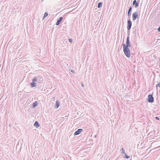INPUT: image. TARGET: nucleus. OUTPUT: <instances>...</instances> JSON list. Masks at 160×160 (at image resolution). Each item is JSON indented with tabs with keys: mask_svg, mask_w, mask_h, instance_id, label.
Listing matches in <instances>:
<instances>
[{
	"mask_svg": "<svg viewBox=\"0 0 160 160\" xmlns=\"http://www.w3.org/2000/svg\"><path fill=\"white\" fill-rule=\"evenodd\" d=\"M123 51L124 53L128 58L130 57V51L129 47L123 46Z\"/></svg>",
	"mask_w": 160,
	"mask_h": 160,
	"instance_id": "1",
	"label": "nucleus"
},
{
	"mask_svg": "<svg viewBox=\"0 0 160 160\" xmlns=\"http://www.w3.org/2000/svg\"><path fill=\"white\" fill-rule=\"evenodd\" d=\"M126 43V45L123 43L122 44L123 46L124 47H124H131V44L129 41V36L127 37Z\"/></svg>",
	"mask_w": 160,
	"mask_h": 160,
	"instance_id": "2",
	"label": "nucleus"
},
{
	"mask_svg": "<svg viewBox=\"0 0 160 160\" xmlns=\"http://www.w3.org/2000/svg\"><path fill=\"white\" fill-rule=\"evenodd\" d=\"M147 101L149 102L152 103L153 102L154 98L152 95L150 94L148 95Z\"/></svg>",
	"mask_w": 160,
	"mask_h": 160,
	"instance_id": "3",
	"label": "nucleus"
},
{
	"mask_svg": "<svg viewBox=\"0 0 160 160\" xmlns=\"http://www.w3.org/2000/svg\"><path fill=\"white\" fill-rule=\"evenodd\" d=\"M127 24V29L128 30H129L130 29L132 25V23L130 19H129L128 20Z\"/></svg>",
	"mask_w": 160,
	"mask_h": 160,
	"instance_id": "4",
	"label": "nucleus"
},
{
	"mask_svg": "<svg viewBox=\"0 0 160 160\" xmlns=\"http://www.w3.org/2000/svg\"><path fill=\"white\" fill-rule=\"evenodd\" d=\"M138 17V13L137 12H136L132 14V18L133 20H135Z\"/></svg>",
	"mask_w": 160,
	"mask_h": 160,
	"instance_id": "5",
	"label": "nucleus"
},
{
	"mask_svg": "<svg viewBox=\"0 0 160 160\" xmlns=\"http://www.w3.org/2000/svg\"><path fill=\"white\" fill-rule=\"evenodd\" d=\"M83 130L82 129H78V130L75 132L74 133V135H79L82 131Z\"/></svg>",
	"mask_w": 160,
	"mask_h": 160,
	"instance_id": "6",
	"label": "nucleus"
},
{
	"mask_svg": "<svg viewBox=\"0 0 160 160\" xmlns=\"http://www.w3.org/2000/svg\"><path fill=\"white\" fill-rule=\"evenodd\" d=\"M62 19L63 18L62 17H60L59 19L58 20L57 22H56V24L57 25H58L60 23Z\"/></svg>",
	"mask_w": 160,
	"mask_h": 160,
	"instance_id": "7",
	"label": "nucleus"
},
{
	"mask_svg": "<svg viewBox=\"0 0 160 160\" xmlns=\"http://www.w3.org/2000/svg\"><path fill=\"white\" fill-rule=\"evenodd\" d=\"M132 4L133 6H135L136 8H137L138 6L139 3V2H137L136 0H134Z\"/></svg>",
	"mask_w": 160,
	"mask_h": 160,
	"instance_id": "8",
	"label": "nucleus"
},
{
	"mask_svg": "<svg viewBox=\"0 0 160 160\" xmlns=\"http://www.w3.org/2000/svg\"><path fill=\"white\" fill-rule=\"evenodd\" d=\"M37 78V81L38 82H41L43 80L42 78L40 76H38Z\"/></svg>",
	"mask_w": 160,
	"mask_h": 160,
	"instance_id": "9",
	"label": "nucleus"
},
{
	"mask_svg": "<svg viewBox=\"0 0 160 160\" xmlns=\"http://www.w3.org/2000/svg\"><path fill=\"white\" fill-rule=\"evenodd\" d=\"M34 125L37 128H38L40 126L39 123L37 121L35 122L34 124Z\"/></svg>",
	"mask_w": 160,
	"mask_h": 160,
	"instance_id": "10",
	"label": "nucleus"
},
{
	"mask_svg": "<svg viewBox=\"0 0 160 160\" xmlns=\"http://www.w3.org/2000/svg\"><path fill=\"white\" fill-rule=\"evenodd\" d=\"M30 84L32 88L35 87L36 86V83L33 82L31 83Z\"/></svg>",
	"mask_w": 160,
	"mask_h": 160,
	"instance_id": "11",
	"label": "nucleus"
},
{
	"mask_svg": "<svg viewBox=\"0 0 160 160\" xmlns=\"http://www.w3.org/2000/svg\"><path fill=\"white\" fill-rule=\"evenodd\" d=\"M38 104V102L35 101V102L33 103L32 105V107L33 108H35Z\"/></svg>",
	"mask_w": 160,
	"mask_h": 160,
	"instance_id": "12",
	"label": "nucleus"
},
{
	"mask_svg": "<svg viewBox=\"0 0 160 160\" xmlns=\"http://www.w3.org/2000/svg\"><path fill=\"white\" fill-rule=\"evenodd\" d=\"M55 105L57 108H58L59 106L60 102H59L58 100L56 101Z\"/></svg>",
	"mask_w": 160,
	"mask_h": 160,
	"instance_id": "13",
	"label": "nucleus"
},
{
	"mask_svg": "<svg viewBox=\"0 0 160 160\" xmlns=\"http://www.w3.org/2000/svg\"><path fill=\"white\" fill-rule=\"evenodd\" d=\"M132 10V8L131 7H130L129 8L128 12V16H130V13L131 12Z\"/></svg>",
	"mask_w": 160,
	"mask_h": 160,
	"instance_id": "14",
	"label": "nucleus"
},
{
	"mask_svg": "<svg viewBox=\"0 0 160 160\" xmlns=\"http://www.w3.org/2000/svg\"><path fill=\"white\" fill-rule=\"evenodd\" d=\"M102 2H99L98 3V7L99 8H100L102 7Z\"/></svg>",
	"mask_w": 160,
	"mask_h": 160,
	"instance_id": "15",
	"label": "nucleus"
},
{
	"mask_svg": "<svg viewBox=\"0 0 160 160\" xmlns=\"http://www.w3.org/2000/svg\"><path fill=\"white\" fill-rule=\"evenodd\" d=\"M120 151H121V153L124 154L125 153V150L123 148V147L121 149Z\"/></svg>",
	"mask_w": 160,
	"mask_h": 160,
	"instance_id": "16",
	"label": "nucleus"
},
{
	"mask_svg": "<svg viewBox=\"0 0 160 160\" xmlns=\"http://www.w3.org/2000/svg\"><path fill=\"white\" fill-rule=\"evenodd\" d=\"M124 154L125 155L124 156V158L128 159L130 158V156L127 155L126 153H124Z\"/></svg>",
	"mask_w": 160,
	"mask_h": 160,
	"instance_id": "17",
	"label": "nucleus"
},
{
	"mask_svg": "<svg viewBox=\"0 0 160 160\" xmlns=\"http://www.w3.org/2000/svg\"><path fill=\"white\" fill-rule=\"evenodd\" d=\"M32 81L33 82H36V81H37V77L36 78H34L32 80Z\"/></svg>",
	"mask_w": 160,
	"mask_h": 160,
	"instance_id": "18",
	"label": "nucleus"
},
{
	"mask_svg": "<svg viewBox=\"0 0 160 160\" xmlns=\"http://www.w3.org/2000/svg\"><path fill=\"white\" fill-rule=\"evenodd\" d=\"M48 15V14L47 12H45L44 13V15L43 16V18H45Z\"/></svg>",
	"mask_w": 160,
	"mask_h": 160,
	"instance_id": "19",
	"label": "nucleus"
},
{
	"mask_svg": "<svg viewBox=\"0 0 160 160\" xmlns=\"http://www.w3.org/2000/svg\"><path fill=\"white\" fill-rule=\"evenodd\" d=\"M159 87L160 88V82H159L158 84H157L156 85V88L158 90V88Z\"/></svg>",
	"mask_w": 160,
	"mask_h": 160,
	"instance_id": "20",
	"label": "nucleus"
},
{
	"mask_svg": "<svg viewBox=\"0 0 160 160\" xmlns=\"http://www.w3.org/2000/svg\"><path fill=\"white\" fill-rule=\"evenodd\" d=\"M68 41L69 42H70L71 43H72V38H69L68 40Z\"/></svg>",
	"mask_w": 160,
	"mask_h": 160,
	"instance_id": "21",
	"label": "nucleus"
},
{
	"mask_svg": "<svg viewBox=\"0 0 160 160\" xmlns=\"http://www.w3.org/2000/svg\"><path fill=\"white\" fill-rule=\"evenodd\" d=\"M155 118L156 119H157V120H160L159 118L158 117H155Z\"/></svg>",
	"mask_w": 160,
	"mask_h": 160,
	"instance_id": "22",
	"label": "nucleus"
},
{
	"mask_svg": "<svg viewBox=\"0 0 160 160\" xmlns=\"http://www.w3.org/2000/svg\"><path fill=\"white\" fill-rule=\"evenodd\" d=\"M158 32H160V27H159L158 28Z\"/></svg>",
	"mask_w": 160,
	"mask_h": 160,
	"instance_id": "23",
	"label": "nucleus"
},
{
	"mask_svg": "<svg viewBox=\"0 0 160 160\" xmlns=\"http://www.w3.org/2000/svg\"><path fill=\"white\" fill-rule=\"evenodd\" d=\"M71 72L72 73H74V71L73 70H71Z\"/></svg>",
	"mask_w": 160,
	"mask_h": 160,
	"instance_id": "24",
	"label": "nucleus"
},
{
	"mask_svg": "<svg viewBox=\"0 0 160 160\" xmlns=\"http://www.w3.org/2000/svg\"><path fill=\"white\" fill-rule=\"evenodd\" d=\"M140 1V0H137V2H139V3Z\"/></svg>",
	"mask_w": 160,
	"mask_h": 160,
	"instance_id": "25",
	"label": "nucleus"
},
{
	"mask_svg": "<svg viewBox=\"0 0 160 160\" xmlns=\"http://www.w3.org/2000/svg\"><path fill=\"white\" fill-rule=\"evenodd\" d=\"M82 86L83 87H84V86H83V84L82 83Z\"/></svg>",
	"mask_w": 160,
	"mask_h": 160,
	"instance_id": "26",
	"label": "nucleus"
},
{
	"mask_svg": "<svg viewBox=\"0 0 160 160\" xmlns=\"http://www.w3.org/2000/svg\"><path fill=\"white\" fill-rule=\"evenodd\" d=\"M97 135H95V138H96L97 137Z\"/></svg>",
	"mask_w": 160,
	"mask_h": 160,
	"instance_id": "27",
	"label": "nucleus"
},
{
	"mask_svg": "<svg viewBox=\"0 0 160 160\" xmlns=\"http://www.w3.org/2000/svg\"><path fill=\"white\" fill-rule=\"evenodd\" d=\"M43 0H42V2Z\"/></svg>",
	"mask_w": 160,
	"mask_h": 160,
	"instance_id": "28",
	"label": "nucleus"
}]
</instances>
